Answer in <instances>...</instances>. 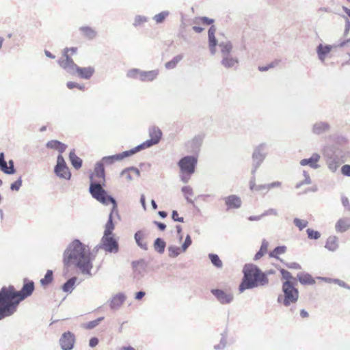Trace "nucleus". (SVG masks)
<instances>
[{
  "label": "nucleus",
  "instance_id": "f257e3e1",
  "mask_svg": "<svg viewBox=\"0 0 350 350\" xmlns=\"http://www.w3.org/2000/svg\"><path fill=\"white\" fill-rule=\"evenodd\" d=\"M35 288L34 282L24 279L22 288L17 291L13 286H3L0 290V320L12 315L19 303L31 295Z\"/></svg>",
  "mask_w": 350,
  "mask_h": 350
},
{
  "label": "nucleus",
  "instance_id": "f03ea898",
  "mask_svg": "<svg viewBox=\"0 0 350 350\" xmlns=\"http://www.w3.org/2000/svg\"><path fill=\"white\" fill-rule=\"evenodd\" d=\"M63 262L65 267L73 265L78 267L83 274L92 275L93 267L90 259V249L78 239L71 242L64 252Z\"/></svg>",
  "mask_w": 350,
  "mask_h": 350
},
{
  "label": "nucleus",
  "instance_id": "7ed1b4c3",
  "mask_svg": "<svg viewBox=\"0 0 350 350\" xmlns=\"http://www.w3.org/2000/svg\"><path fill=\"white\" fill-rule=\"evenodd\" d=\"M89 192L93 198L104 205L112 204L111 212L109 215L108 221L105 224L104 233L112 234L114 229L113 219L114 216L120 219V215L118 210V204L116 199L109 195L106 190L102 188L101 185L96 182H91L89 187Z\"/></svg>",
  "mask_w": 350,
  "mask_h": 350
},
{
  "label": "nucleus",
  "instance_id": "20e7f679",
  "mask_svg": "<svg viewBox=\"0 0 350 350\" xmlns=\"http://www.w3.org/2000/svg\"><path fill=\"white\" fill-rule=\"evenodd\" d=\"M243 277L239 286L241 293L258 286H265L269 282L267 275L256 265L246 264L243 269Z\"/></svg>",
  "mask_w": 350,
  "mask_h": 350
},
{
  "label": "nucleus",
  "instance_id": "39448f33",
  "mask_svg": "<svg viewBox=\"0 0 350 350\" xmlns=\"http://www.w3.org/2000/svg\"><path fill=\"white\" fill-rule=\"evenodd\" d=\"M283 295L278 297V302L285 306H289L297 301L299 298V291L294 286L293 281H285L282 284Z\"/></svg>",
  "mask_w": 350,
  "mask_h": 350
},
{
  "label": "nucleus",
  "instance_id": "423d86ee",
  "mask_svg": "<svg viewBox=\"0 0 350 350\" xmlns=\"http://www.w3.org/2000/svg\"><path fill=\"white\" fill-rule=\"evenodd\" d=\"M215 32L216 27L214 25H212L209 27L208 31V46L210 49V52L212 55H215L216 53V46L218 44L220 49L221 56H226L231 55V52L232 51V44L231 42H221L218 44L217 40L215 38Z\"/></svg>",
  "mask_w": 350,
  "mask_h": 350
},
{
  "label": "nucleus",
  "instance_id": "0eeeda50",
  "mask_svg": "<svg viewBox=\"0 0 350 350\" xmlns=\"http://www.w3.org/2000/svg\"><path fill=\"white\" fill-rule=\"evenodd\" d=\"M267 148L268 145L265 142L260 143L254 148V150L252 154V174H256L258 167L266 159L268 154Z\"/></svg>",
  "mask_w": 350,
  "mask_h": 350
},
{
  "label": "nucleus",
  "instance_id": "6e6552de",
  "mask_svg": "<svg viewBox=\"0 0 350 350\" xmlns=\"http://www.w3.org/2000/svg\"><path fill=\"white\" fill-rule=\"evenodd\" d=\"M198 159L193 155H188L181 158L178 162L180 172L188 176H191L196 170Z\"/></svg>",
  "mask_w": 350,
  "mask_h": 350
},
{
  "label": "nucleus",
  "instance_id": "1a4fd4ad",
  "mask_svg": "<svg viewBox=\"0 0 350 350\" xmlns=\"http://www.w3.org/2000/svg\"><path fill=\"white\" fill-rule=\"evenodd\" d=\"M99 248H102L109 253H117L119 251L118 241L114 238V234L104 233Z\"/></svg>",
  "mask_w": 350,
  "mask_h": 350
},
{
  "label": "nucleus",
  "instance_id": "9d476101",
  "mask_svg": "<svg viewBox=\"0 0 350 350\" xmlns=\"http://www.w3.org/2000/svg\"><path fill=\"white\" fill-rule=\"evenodd\" d=\"M148 264L144 260L132 262L133 278L136 282H139L147 273Z\"/></svg>",
  "mask_w": 350,
  "mask_h": 350
},
{
  "label": "nucleus",
  "instance_id": "9b49d317",
  "mask_svg": "<svg viewBox=\"0 0 350 350\" xmlns=\"http://www.w3.org/2000/svg\"><path fill=\"white\" fill-rule=\"evenodd\" d=\"M68 48L64 50L63 57L58 60L59 66L66 72L71 75L76 74V69L78 66L73 62L72 59L68 55Z\"/></svg>",
  "mask_w": 350,
  "mask_h": 350
},
{
  "label": "nucleus",
  "instance_id": "f8f14e48",
  "mask_svg": "<svg viewBox=\"0 0 350 350\" xmlns=\"http://www.w3.org/2000/svg\"><path fill=\"white\" fill-rule=\"evenodd\" d=\"M75 336L70 331L62 334L59 338V345L62 350H71L74 347Z\"/></svg>",
  "mask_w": 350,
  "mask_h": 350
},
{
  "label": "nucleus",
  "instance_id": "ddd939ff",
  "mask_svg": "<svg viewBox=\"0 0 350 350\" xmlns=\"http://www.w3.org/2000/svg\"><path fill=\"white\" fill-rule=\"evenodd\" d=\"M211 292L221 304H228L233 301L234 296L231 293L218 288L211 289Z\"/></svg>",
  "mask_w": 350,
  "mask_h": 350
},
{
  "label": "nucleus",
  "instance_id": "4468645a",
  "mask_svg": "<svg viewBox=\"0 0 350 350\" xmlns=\"http://www.w3.org/2000/svg\"><path fill=\"white\" fill-rule=\"evenodd\" d=\"M204 138V135L199 134L196 135L190 141L187 142L186 146L188 152L193 154L198 153L202 146Z\"/></svg>",
  "mask_w": 350,
  "mask_h": 350
},
{
  "label": "nucleus",
  "instance_id": "2eb2a0df",
  "mask_svg": "<svg viewBox=\"0 0 350 350\" xmlns=\"http://www.w3.org/2000/svg\"><path fill=\"white\" fill-rule=\"evenodd\" d=\"M226 210L238 209L241 207L242 200L237 195L232 194L223 198Z\"/></svg>",
  "mask_w": 350,
  "mask_h": 350
},
{
  "label": "nucleus",
  "instance_id": "dca6fc26",
  "mask_svg": "<svg viewBox=\"0 0 350 350\" xmlns=\"http://www.w3.org/2000/svg\"><path fill=\"white\" fill-rule=\"evenodd\" d=\"M330 130V125L327 122L319 121L312 126V133L317 135H323Z\"/></svg>",
  "mask_w": 350,
  "mask_h": 350
},
{
  "label": "nucleus",
  "instance_id": "f3484780",
  "mask_svg": "<svg viewBox=\"0 0 350 350\" xmlns=\"http://www.w3.org/2000/svg\"><path fill=\"white\" fill-rule=\"evenodd\" d=\"M126 299L123 293H119L113 295L109 301V307L113 310H118Z\"/></svg>",
  "mask_w": 350,
  "mask_h": 350
},
{
  "label": "nucleus",
  "instance_id": "a211bd4d",
  "mask_svg": "<svg viewBox=\"0 0 350 350\" xmlns=\"http://www.w3.org/2000/svg\"><path fill=\"white\" fill-rule=\"evenodd\" d=\"M239 63V59L232 55L224 56L221 60V64L227 69H237Z\"/></svg>",
  "mask_w": 350,
  "mask_h": 350
},
{
  "label": "nucleus",
  "instance_id": "6ab92c4d",
  "mask_svg": "<svg viewBox=\"0 0 350 350\" xmlns=\"http://www.w3.org/2000/svg\"><path fill=\"white\" fill-rule=\"evenodd\" d=\"M148 133L150 139H148V141L150 142L152 146L157 144L162 137L161 129L157 126H152L149 129Z\"/></svg>",
  "mask_w": 350,
  "mask_h": 350
},
{
  "label": "nucleus",
  "instance_id": "aec40b11",
  "mask_svg": "<svg viewBox=\"0 0 350 350\" xmlns=\"http://www.w3.org/2000/svg\"><path fill=\"white\" fill-rule=\"evenodd\" d=\"M320 160V155L318 153H314L308 159H304L300 161V165L302 166L309 165L313 169H317L319 165L318 162Z\"/></svg>",
  "mask_w": 350,
  "mask_h": 350
},
{
  "label": "nucleus",
  "instance_id": "412c9836",
  "mask_svg": "<svg viewBox=\"0 0 350 350\" xmlns=\"http://www.w3.org/2000/svg\"><path fill=\"white\" fill-rule=\"evenodd\" d=\"M126 157V154H124V151L122 153L116 154L114 155L103 157L100 160V162L103 163L104 165H110L113 164L116 161L122 160Z\"/></svg>",
  "mask_w": 350,
  "mask_h": 350
},
{
  "label": "nucleus",
  "instance_id": "4be33fe9",
  "mask_svg": "<svg viewBox=\"0 0 350 350\" xmlns=\"http://www.w3.org/2000/svg\"><path fill=\"white\" fill-rule=\"evenodd\" d=\"M335 46L326 44L323 45L322 44H319L317 47V53L318 55L319 59L323 62L325 59L326 58V56L327 54L331 51V50Z\"/></svg>",
  "mask_w": 350,
  "mask_h": 350
},
{
  "label": "nucleus",
  "instance_id": "5701e85b",
  "mask_svg": "<svg viewBox=\"0 0 350 350\" xmlns=\"http://www.w3.org/2000/svg\"><path fill=\"white\" fill-rule=\"evenodd\" d=\"M159 70H152L150 71L140 70L139 79L142 81H152L159 75Z\"/></svg>",
  "mask_w": 350,
  "mask_h": 350
},
{
  "label": "nucleus",
  "instance_id": "b1692460",
  "mask_svg": "<svg viewBox=\"0 0 350 350\" xmlns=\"http://www.w3.org/2000/svg\"><path fill=\"white\" fill-rule=\"evenodd\" d=\"M95 70L92 66L88 67H79L78 66L76 69V73L79 75V77L84 79H89L92 77L93 74L94 73Z\"/></svg>",
  "mask_w": 350,
  "mask_h": 350
},
{
  "label": "nucleus",
  "instance_id": "393cba45",
  "mask_svg": "<svg viewBox=\"0 0 350 350\" xmlns=\"http://www.w3.org/2000/svg\"><path fill=\"white\" fill-rule=\"evenodd\" d=\"M336 230L339 232H344L350 228V218L345 217L340 219L336 224Z\"/></svg>",
  "mask_w": 350,
  "mask_h": 350
},
{
  "label": "nucleus",
  "instance_id": "a878e982",
  "mask_svg": "<svg viewBox=\"0 0 350 350\" xmlns=\"http://www.w3.org/2000/svg\"><path fill=\"white\" fill-rule=\"evenodd\" d=\"M297 278L299 282L304 285H312L315 284V280L312 275L308 273H299L297 275Z\"/></svg>",
  "mask_w": 350,
  "mask_h": 350
},
{
  "label": "nucleus",
  "instance_id": "bb28decb",
  "mask_svg": "<svg viewBox=\"0 0 350 350\" xmlns=\"http://www.w3.org/2000/svg\"><path fill=\"white\" fill-rule=\"evenodd\" d=\"M105 165L103 164V163L100 161H98L94 167V173L96 177L101 178L103 179V183H98L101 185V187L105 185Z\"/></svg>",
  "mask_w": 350,
  "mask_h": 350
},
{
  "label": "nucleus",
  "instance_id": "cd10ccee",
  "mask_svg": "<svg viewBox=\"0 0 350 350\" xmlns=\"http://www.w3.org/2000/svg\"><path fill=\"white\" fill-rule=\"evenodd\" d=\"M152 146L151 145L150 142H149L148 140L145 141L144 142L142 143L141 144L137 146L136 147L129 150L124 151V154H126V157H130L137 152H139L142 150L148 148Z\"/></svg>",
  "mask_w": 350,
  "mask_h": 350
},
{
  "label": "nucleus",
  "instance_id": "c85d7f7f",
  "mask_svg": "<svg viewBox=\"0 0 350 350\" xmlns=\"http://www.w3.org/2000/svg\"><path fill=\"white\" fill-rule=\"evenodd\" d=\"M144 237V234L143 231L138 230L134 234V239L137 243V245L142 250H148V245L146 241H143V239Z\"/></svg>",
  "mask_w": 350,
  "mask_h": 350
},
{
  "label": "nucleus",
  "instance_id": "c756f323",
  "mask_svg": "<svg viewBox=\"0 0 350 350\" xmlns=\"http://www.w3.org/2000/svg\"><path fill=\"white\" fill-rule=\"evenodd\" d=\"M69 159L74 168L79 170L82 166V159L76 155L75 151L73 149L70 152Z\"/></svg>",
  "mask_w": 350,
  "mask_h": 350
},
{
  "label": "nucleus",
  "instance_id": "7c9ffc66",
  "mask_svg": "<svg viewBox=\"0 0 350 350\" xmlns=\"http://www.w3.org/2000/svg\"><path fill=\"white\" fill-rule=\"evenodd\" d=\"M325 247L332 252L336 251L338 247V238L336 236L329 237L327 239Z\"/></svg>",
  "mask_w": 350,
  "mask_h": 350
},
{
  "label": "nucleus",
  "instance_id": "2f4dec72",
  "mask_svg": "<svg viewBox=\"0 0 350 350\" xmlns=\"http://www.w3.org/2000/svg\"><path fill=\"white\" fill-rule=\"evenodd\" d=\"M83 34L90 40H92L97 36V32L92 27L83 26L79 28Z\"/></svg>",
  "mask_w": 350,
  "mask_h": 350
},
{
  "label": "nucleus",
  "instance_id": "473e14b6",
  "mask_svg": "<svg viewBox=\"0 0 350 350\" xmlns=\"http://www.w3.org/2000/svg\"><path fill=\"white\" fill-rule=\"evenodd\" d=\"M77 281L75 276L68 279L62 286V289L65 293H72L74 289L75 284Z\"/></svg>",
  "mask_w": 350,
  "mask_h": 350
},
{
  "label": "nucleus",
  "instance_id": "72a5a7b5",
  "mask_svg": "<svg viewBox=\"0 0 350 350\" xmlns=\"http://www.w3.org/2000/svg\"><path fill=\"white\" fill-rule=\"evenodd\" d=\"M166 243L161 238H157L153 243L154 249L159 254H163L165 251Z\"/></svg>",
  "mask_w": 350,
  "mask_h": 350
},
{
  "label": "nucleus",
  "instance_id": "f704fd0d",
  "mask_svg": "<svg viewBox=\"0 0 350 350\" xmlns=\"http://www.w3.org/2000/svg\"><path fill=\"white\" fill-rule=\"evenodd\" d=\"M181 191L185 196L187 202L194 206L193 200L189 198V196L193 195V189L190 186H184L182 187Z\"/></svg>",
  "mask_w": 350,
  "mask_h": 350
},
{
  "label": "nucleus",
  "instance_id": "c9c22d12",
  "mask_svg": "<svg viewBox=\"0 0 350 350\" xmlns=\"http://www.w3.org/2000/svg\"><path fill=\"white\" fill-rule=\"evenodd\" d=\"M183 58V55L180 54L172 58V60L166 62L165 64V67L167 70L173 69L174 68L178 62H180Z\"/></svg>",
  "mask_w": 350,
  "mask_h": 350
},
{
  "label": "nucleus",
  "instance_id": "e433bc0d",
  "mask_svg": "<svg viewBox=\"0 0 350 350\" xmlns=\"http://www.w3.org/2000/svg\"><path fill=\"white\" fill-rule=\"evenodd\" d=\"M268 246V242L265 239H263L261 243L260 248L259 251L255 254L254 260H257L262 258L264 256V254L267 252Z\"/></svg>",
  "mask_w": 350,
  "mask_h": 350
},
{
  "label": "nucleus",
  "instance_id": "4c0bfd02",
  "mask_svg": "<svg viewBox=\"0 0 350 350\" xmlns=\"http://www.w3.org/2000/svg\"><path fill=\"white\" fill-rule=\"evenodd\" d=\"M55 174L61 178H64L66 180H70L71 177V173L69 171L68 167H67V170L64 168H59L58 171L56 170V167H54Z\"/></svg>",
  "mask_w": 350,
  "mask_h": 350
},
{
  "label": "nucleus",
  "instance_id": "58836bf2",
  "mask_svg": "<svg viewBox=\"0 0 350 350\" xmlns=\"http://www.w3.org/2000/svg\"><path fill=\"white\" fill-rule=\"evenodd\" d=\"M53 280V272L52 270H47L44 277L40 280L42 286H47L51 284Z\"/></svg>",
  "mask_w": 350,
  "mask_h": 350
},
{
  "label": "nucleus",
  "instance_id": "ea45409f",
  "mask_svg": "<svg viewBox=\"0 0 350 350\" xmlns=\"http://www.w3.org/2000/svg\"><path fill=\"white\" fill-rule=\"evenodd\" d=\"M286 251V247L284 245L277 246L273 251L269 254L271 258H275L279 259L278 255L284 254Z\"/></svg>",
  "mask_w": 350,
  "mask_h": 350
},
{
  "label": "nucleus",
  "instance_id": "a19ab883",
  "mask_svg": "<svg viewBox=\"0 0 350 350\" xmlns=\"http://www.w3.org/2000/svg\"><path fill=\"white\" fill-rule=\"evenodd\" d=\"M208 258L211 260L212 264L216 267L217 268H221L222 267V262L220 260L219 256L215 254H209Z\"/></svg>",
  "mask_w": 350,
  "mask_h": 350
},
{
  "label": "nucleus",
  "instance_id": "79ce46f5",
  "mask_svg": "<svg viewBox=\"0 0 350 350\" xmlns=\"http://www.w3.org/2000/svg\"><path fill=\"white\" fill-rule=\"evenodd\" d=\"M170 14L169 11H163L153 16V20L155 21V22L157 24L162 23L167 16H168Z\"/></svg>",
  "mask_w": 350,
  "mask_h": 350
},
{
  "label": "nucleus",
  "instance_id": "37998d69",
  "mask_svg": "<svg viewBox=\"0 0 350 350\" xmlns=\"http://www.w3.org/2000/svg\"><path fill=\"white\" fill-rule=\"evenodd\" d=\"M104 319L103 317H98V319L88 322L87 323L84 324L83 327L87 329H92L96 326L99 325V323Z\"/></svg>",
  "mask_w": 350,
  "mask_h": 350
},
{
  "label": "nucleus",
  "instance_id": "c03bdc74",
  "mask_svg": "<svg viewBox=\"0 0 350 350\" xmlns=\"http://www.w3.org/2000/svg\"><path fill=\"white\" fill-rule=\"evenodd\" d=\"M169 256L171 258L177 257L182 251L181 247L170 245L168 247Z\"/></svg>",
  "mask_w": 350,
  "mask_h": 350
},
{
  "label": "nucleus",
  "instance_id": "a18cd8bd",
  "mask_svg": "<svg viewBox=\"0 0 350 350\" xmlns=\"http://www.w3.org/2000/svg\"><path fill=\"white\" fill-rule=\"evenodd\" d=\"M221 339H220L219 344L215 345L214 346V349L215 350H222L226 346V343H227V340H226L227 335H226V333H222L221 334Z\"/></svg>",
  "mask_w": 350,
  "mask_h": 350
},
{
  "label": "nucleus",
  "instance_id": "49530a36",
  "mask_svg": "<svg viewBox=\"0 0 350 350\" xmlns=\"http://www.w3.org/2000/svg\"><path fill=\"white\" fill-rule=\"evenodd\" d=\"M194 23L196 24L202 23L204 25H209L214 23V20L212 18H209L206 16H201V17L196 18Z\"/></svg>",
  "mask_w": 350,
  "mask_h": 350
},
{
  "label": "nucleus",
  "instance_id": "de8ad7c7",
  "mask_svg": "<svg viewBox=\"0 0 350 350\" xmlns=\"http://www.w3.org/2000/svg\"><path fill=\"white\" fill-rule=\"evenodd\" d=\"M55 167H56L57 171H58V169H59V168H64V169L67 170L68 166H67L66 163L64 160V158L63 157L62 155L59 154L57 156V164Z\"/></svg>",
  "mask_w": 350,
  "mask_h": 350
},
{
  "label": "nucleus",
  "instance_id": "09e8293b",
  "mask_svg": "<svg viewBox=\"0 0 350 350\" xmlns=\"http://www.w3.org/2000/svg\"><path fill=\"white\" fill-rule=\"evenodd\" d=\"M306 232L308 234V237L310 239L317 240L319 239L321 237V234L319 231L314 230L311 228H308L306 230Z\"/></svg>",
  "mask_w": 350,
  "mask_h": 350
},
{
  "label": "nucleus",
  "instance_id": "8fccbe9b",
  "mask_svg": "<svg viewBox=\"0 0 350 350\" xmlns=\"http://www.w3.org/2000/svg\"><path fill=\"white\" fill-rule=\"evenodd\" d=\"M327 166L331 172H335L339 167V163L335 159H330L327 161Z\"/></svg>",
  "mask_w": 350,
  "mask_h": 350
},
{
  "label": "nucleus",
  "instance_id": "3c124183",
  "mask_svg": "<svg viewBox=\"0 0 350 350\" xmlns=\"http://www.w3.org/2000/svg\"><path fill=\"white\" fill-rule=\"evenodd\" d=\"M293 224L299 229V230H302L308 226V222L306 220L295 218L293 219Z\"/></svg>",
  "mask_w": 350,
  "mask_h": 350
},
{
  "label": "nucleus",
  "instance_id": "603ef678",
  "mask_svg": "<svg viewBox=\"0 0 350 350\" xmlns=\"http://www.w3.org/2000/svg\"><path fill=\"white\" fill-rule=\"evenodd\" d=\"M140 70L138 68H133L129 70L127 73L126 76L129 78L131 79H139V75H140Z\"/></svg>",
  "mask_w": 350,
  "mask_h": 350
},
{
  "label": "nucleus",
  "instance_id": "864d4df0",
  "mask_svg": "<svg viewBox=\"0 0 350 350\" xmlns=\"http://www.w3.org/2000/svg\"><path fill=\"white\" fill-rule=\"evenodd\" d=\"M148 21L147 17L144 16H136L134 20L133 25L135 27H138L141 25L142 23L146 22Z\"/></svg>",
  "mask_w": 350,
  "mask_h": 350
},
{
  "label": "nucleus",
  "instance_id": "5fc2aeb1",
  "mask_svg": "<svg viewBox=\"0 0 350 350\" xmlns=\"http://www.w3.org/2000/svg\"><path fill=\"white\" fill-rule=\"evenodd\" d=\"M131 172H133L137 177H139L140 176V171L137 167H126V168L124 169L121 172L120 175L122 176H124L125 173Z\"/></svg>",
  "mask_w": 350,
  "mask_h": 350
},
{
  "label": "nucleus",
  "instance_id": "6e6d98bb",
  "mask_svg": "<svg viewBox=\"0 0 350 350\" xmlns=\"http://www.w3.org/2000/svg\"><path fill=\"white\" fill-rule=\"evenodd\" d=\"M280 273L284 279L286 280V281H292L295 280V278H293L291 275V273L284 269H280Z\"/></svg>",
  "mask_w": 350,
  "mask_h": 350
},
{
  "label": "nucleus",
  "instance_id": "4d7b16f0",
  "mask_svg": "<svg viewBox=\"0 0 350 350\" xmlns=\"http://www.w3.org/2000/svg\"><path fill=\"white\" fill-rule=\"evenodd\" d=\"M192 241L189 234H187L185 237L184 243L182 244L181 249L183 252H185L188 247L191 245Z\"/></svg>",
  "mask_w": 350,
  "mask_h": 350
},
{
  "label": "nucleus",
  "instance_id": "13d9d810",
  "mask_svg": "<svg viewBox=\"0 0 350 350\" xmlns=\"http://www.w3.org/2000/svg\"><path fill=\"white\" fill-rule=\"evenodd\" d=\"M22 185V178L20 176L16 181L12 183L10 185V189L12 191H18Z\"/></svg>",
  "mask_w": 350,
  "mask_h": 350
},
{
  "label": "nucleus",
  "instance_id": "bf43d9fd",
  "mask_svg": "<svg viewBox=\"0 0 350 350\" xmlns=\"http://www.w3.org/2000/svg\"><path fill=\"white\" fill-rule=\"evenodd\" d=\"M66 86L69 89H73L75 88H78L81 90H84V89H85L84 85H81V84H79L77 83L72 82V81H68L66 84Z\"/></svg>",
  "mask_w": 350,
  "mask_h": 350
},
{
  "label": "nucleus",
  "instance_id": "052dcab7",
  "mask_svg": "<svg viewBox=\"0 0 350 350\" xmlns=\"http://www.w3.org/2000/svg\"><path fill=\"white\" fill-rule=\"evenodd\" d=\"M172 219L174 221H178V222H181V223L184 222V218L183 217H179L178 211H175V210L172 211Z\"/></svg>",
  "mask_w": 350,
  "mask_h": 350
},
{
  "label": "nucleus",
  "instance_id": "680f3d73",
  "mask_svg": "<svg viewBox=\"0 0 350 350\" xmlns=\"http://www.w3.org/2000/svg\"><path fill=\"white\" fill-rule=\"evenodd\" d=\"M59 143V141H58V140H51L46 143V148H50V149L57 150Z\"/></svg>",
  "mask_w": 350,
  "mask_h": 350
},
{
  "label": "nucleus",
  "instance_id": "e2e57ef3",
  "mask_svg": "<svg viewBox=\"0 0 350 350\" xmlns=\"http://www.w3.org/2000/svg\"><path fill=\"white\" fill-rule=\"evenodd\" d=\"M7 162L5 160V155L3 152L0 153V170L3 172V169H6Z\"/></svg>",
  "mask_w": 350,
  "mask_h": 350
},
{
  "label": "nucleus",
  "instance_id": "0e129e2a",
  "mask_svg": "<svg viewBox=\"0 0 350 350\" xmlns=\"http://www.w3.org/2000/svg\"><path fill=\"white\" fill-rule=\"evenodd\" d=\"M285 266L287 268L292 269H301V265L299 263L295 262L285 263Z\"/></svg>",
  "mask_w": 350,
  "mask_h": 350
},
{
  "label": "nucleus",
  "instance_id": "69168bd1",
  "mask_svg": "<svg viewBox=\"0 0 350 350\" xmlns=\"http://www.w3.org/2000/svg\"><path fill=\"white\" fill-rule=\"evenodd\" d=\"M3 172L5 174L12 175L16 173V169L14 167V165L13 166H8V164L6 165V169H3Z\"/></svg>",
  "mask_w": 350,
  "mask_h": 350
},
{
  "label": "nucleus",
  "instance_id": "338daca9",
  "mask_svg": "<svg viewBox=\"0 0 350 350\" xmlns=\"http://www.w3.org/2000/svg\"><path fill=\"white\" fill-rule=\"evenodd\" d=\"M333 282L337 284L341 287L350 290V286L346 284L344 281L339 279H333Z\"/></svg>",
  "mask_w": 350,
  "mask_h": 350
},
{
  "label": "nucleus",
  "instance_id": "774afa93",
  "mask_svg": "<svg viewBox=\"0 0 350 350\" xmlns=\"http://www.w3.org/2000/svg\"><path fill=\"white\" fill-rule=\"evenodd\" d=\"M341 172L343 175L350 177V165H344L341 168Z\"/></svg>",
  "mask_w": 350,
  "mask_h": 350
}]
</instances>
